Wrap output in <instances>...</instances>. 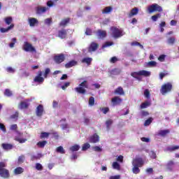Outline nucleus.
Here are the masks:
<instances>
[{
	"label": "nucleus",
	"instance_id": "obj_1",
	"mask_svg": "<svg viewBox=\"0 0 179 179\" xmlns=\"http://www.w3.org/2000/svg\"><path fill=\"white\" fill-rule=\"evenodd\" d=\"M87 87H89V85H87V80H84L79 85V87L75 88V90L77 92V93H79V94H85V89H87Z\"/></svg>",
	"mask_w": 179,
	"mask_h": 179
},
{
	"label": "nucleus",
	"instance_id": "obj_2",
	"mask_svg": "<svg viewBox=\"0 0 179 179\" xmlns=\"http://www.w3.org/2000/svg\"><path fill=\"white\" fill-rule=\"evenodd\" d=\"M173 90V85L171 83H167L162 85L160 93L164 96L167 93H170Z\"/></svg>",
	"mask_w": 179,
	"mask_h": 179
},
{
	"label": "nucleus",
	"instance_id": "obj_3",
	"mask_svg": "<svg viewBox=\"0 0 179 179\" xmlns=\"http://www.w3.org/2000/svg\"><path fill=\"white\" fill-rule=\"evenodd\" d=\"M110 31L113 38H120V37H122V31L117 27H111Z\"/></svg>",
	"mask_w": 179,
	"mask_h": 179
},
{
	"label": "nucleus",
	"instance_id": "obj_4",
	"mask_svg": "<svg viewBox=\"0 0 179 179\" xmlns=\"http://www.w3.org/2000/svg\"><path fill=\"white\" fill-rule=\"evenodd\" d=\"M149 13H153V12H163V8L157 3H153L148 8Z\"/></svg>",
	"mask_w": 179,
	"mask_h": 179
},
{
	"label": "nucleus",
	"instance_id": "obj_5",
	"mask_svg": "<svg viewBox=\"0 0 179 179\" xmlns=\"http://www.w3.org/2000/svg\"><path fill=\"white\" fill-rule=\"evenodd\" d=\"M23 50L26 51V52H37L36 48L27 41L24 43Z\"/></svg>",
	"mask_w": 179,
	"mask_h": 179
},
{
	"label": "nucleus",
	"instance_id": "obj_6",
	"mask_svg": "<svg viewBox=\"0 0 179 179\" xmlns=\"http://www.w3.org/2000/svg\"><path fill=\"white\" fill-rule=\"evenodd\" d=\"M53 59L56 64H62L65 61V55L62 53L55 55Z\"/></svg>",
	"mask_w": 179,
	"mask_h": 179
},
{
	"label": "nucleus",
	"instance_id": "obj_7",
	"mask_svg": "<svg viewBox=\"0 0 179 179\" xmlns=\"http://www.w3.org/2000/svg\"><path fill=\"white\" fill-rule=\"evenodd\" d=\"M143 159L142 157H136L132 161V166L142 167L143 166Z\"/></svg>",
	"mask_w": 179,
	"mask_h": 179
},
{
	"label": "nucleus",
	"instance_id": "obj_8",
	"mask_svg": "<svg viewBox=\"0 0 179 179\" xmlns=\"http://www.w3.org/2000/svg\"><path fill=\"white\" fill-rule=\"evenodd\" d=\"M67 36H68V32L66 31V29H62L58 31L57 37H59V38L64 40L66 38Z\"/></svg>",
	"mask_w": 179,
	"mask_h": 179
},
{
	"label": "nucleus",
	"instance_id": "obj_9",
	"mask_svg": "<svg viewBox=\"0 0 179 179\" xmlns=\"http://www.w3.org/2000/svg\"><path fill=\"white\" fill-rule=\"evenodd\" d=\"M112 106H120L122 103V99L120 96H115L111 99Z\"/></svg>",
	"mask_w": 179,
	"mask_h": 179
},
{
	"label": "nucleus",
	"instance_id": "obj_10",
	"mask_svg": "<svg viewBox=\"0 0 179 179\" xmlns=\"http://www.w3.org/2000/svg\"><path fill=\"white\" fill-rule=\"evenodd\" d=\"M29 106H30L29 101L25 100V101H21L19 103L18 107H19V108H20V110H26V109L29 108Z\"/></svg>",
	"mask_w": 179,
	"mask_h": 179
},
{
	"label": "nucleus",
	"instance_id": "obj_11",
	"mask_svg": "<svg viewBox=\"0 0 179 179\" xmlns=\"http://www.w3.org/2000/svg\"><path fill=\"white\" fill-rule=\"evenodd\" d=\"M0 177H2V178H9L10 177L9 170L6 169H0Z\"/></svg>",
	"mask_w": 179,
	"mask_h": 179
},
{
	"label": "nucleus",
	"instance_id": "obj_12",
	"mask_svg": "<svg viewBox=\"0 0 179 179\" xmlns=\"http://www.w3.org/2000/svg\"><path fill=\"white\" fill-rule=\"evenodd\" d=\"M97 48H99V43L92 42L88 48V51L89 52H94V51H96Z\"/></svg>",
	"mask_w": 179,
	"mask_h": 179
},
{
	"label": "nucleus",
	"instance_id": "obj_13",
	"mask_svg": "<svg viewBox=\"0 0 179 179\" xmlns=\"http://www.w3.org/2000/svg\"><path fill=\"white\" fill-rule=\"evenodd\" d=\"M48 10V8L43 7V6H38L36 8V12L37 15H41L43 13H45Z\"/></svg>",
	"mask_w": 179,
	"mask_h": 179
},
{
	"label": "nucleus",
	"instance_id": "obj_14",
	"mask_svg": "<svg viewBox=\"0 0 179 179\" xmlns=\"http://www.w3.org/2000/svg\"><path fill=\"white\" fill-rule=\"evenodd\" d=\"M43 113H44V106L40 104L36 108V114L37 117H41L43 115Z\"/></svg>",
	"mask_w": 179,
	"mask_h": 179
},
{
	"label": "nucleus",
	"instance_id": "obj_15",
	"mask_svg": "<svg viewBox=\"0 0 179 179\" xmlns=\"http://www.w3.org/2000/svg\"><path fill=\"white\" fill-rule=\"evenodd\" d=\"M29 24L30 27H34L36 24H38V20L34 17H30L28 19Z\"/></svg>",
	"mask_w": 179,
	"mask_h": 179
},
{
	"label": "nucleus",
	"instance_id": "obj_16",
	"mask_svg": "<svg viewBox=\"0 0 179 179\" xmlns=\"http://www.w3.org/2000/svg\"><path fill=\"white\" fill-rule=\"evenodd\" d=\"M98 38H106L107 37V31L99 29L97 31Z\"/></svg>",
	"mask_w": 179,
	"mask_h": 179
},
{
	"label": "nucleus",
	"instance_id": "obj_17",
	"mask_svg": "<svg viewBox=\"0 0 179 179\" xmlns=\"http://www.w3.org/2000/svg\"><path fill=\"white\" fill-rule=\"evenodd\" d=\"M136 75H138V76H145L148 77L150 75V71H148L146 70H141L138 71V73H134Z\"/></svg>",
	"mask_w": 179,
	"mask_h": 179
},
{
	"label": "nucleus",
	"instance_id": "obj_18",
	"mask_svg": "<svg viewBox=\"0 0 179 179\" xmlns=\"http://www.w3.org/2000/svg\"><path fill=\"white\" fill-rule=\"evenodd\" d=\"M99 135H97V134H94L93 136H92L90 138V143H97V142H99Z\"/></svg>",
	"mask_w": 179,
	"mask_h": 179
},
{
	"label": "nucleus",
	"instance_id": "obj_19",
	"mask_svg": "<svg viewBox=\"0 0 179 179\" xmlns=\"http://www.w3.org/2000/svg\"><path fill=\"white\" fill-rule=\"evenodd\" d=\"M76 65H78V62L75 60H71L65 64V68L69 69V68H72V66H76Z\"/></svg>",
	"mask_w": 179,
	"mask_h": 179
},
{
	"label": "nucleus",
	"instance_id": "obj_20",
	"mask_svg": "<svg viewBox=\"0 0 179 179\" xmlns=\"http://www.w3.org/2000/svg\"><path fill=\"white\" fill-rule=\"evenodd\" d=\"M169 134H170V129L159 130L158 132V135L159 136H162L163 138L167 136Z\"/></svg>",
	"mask_w": 179,
	"mask_h": 179
},
{
	"label": "nucleus",
	"instance_id": "obj_21",
	"mask_svg": "<svg viewBox=\"0 0 179 179\" xmlns=\"http://www.w3.org/2000/svg\"><path fill=\"white\" fill-rule=\"evenodd\" d=\"M139 13V9L136 7L132 8L129 13V17H132V16H136V15Z\"/></svg>",
	"mask_w": 179,
	"mask_h": 179
},
{
	"label": "nucleus",
	"instance_id": "obj_22",
	"mask_svg": "<svg viewBox=\"0 0 179 179\" xmlns=\"http://www.w3.org/2000/svg\"><path fill=\"white\" fill-rule=\"evenodd\" d=\"M1 148H3L4 150H12V149H13V145L9 143H2Z\"/></svg>",
	"mask_w": 179,
	"mask_h": 179
},
{
	"label": "nucleus",
	"instance_id": "obj_23",
	"mask_svg": "<svg viewBox=\"0 0 179 179\" xmlns=\"http://www.w3.org/2000/svg\"><path fill=\"white\" fill-rule=\"evenodd\" d=\"M13 27H15V24H10V25L8 26L7 28H3V27L1 28L0 31L1 33H8V31H9V30H12Z\"/></svg>",
	"mask_w": 179,
	"mask_h": 179
},
{
	"label": "nucleus",
	"instance_id": "obj_24",
	"mask_svg": "<svg viewBox=\"0 0 179 179\" xmlns=\"http://www.w3.org/2000/svg\"><path fill=\"white\" fill-rule=\"evenodd\" d=\"M115 94H119L120 96H122L125 94V92H124V89L122 87H118L115 91H114Z\"/></svg>",
	"mask_w": 179,
	"mask_h": 179
},
{
	"label": "nucleus",
	"instance_id": "obj_25",
	"mask_svg": "<svg viewBox=\"0 0 179 179\" xmlns=\"http://www.w3.org/2000/svg\"><path fill=\"white\" fill-rule=\"evenodd\" d=\"M24 172V169H23L20 166L17 167L14 169V174L15 176H19V174H22Z\"/></svg>",
	"mask_w": 179,
	"mask_h": 179
},
{
	"label": "nucleus",
	"instance_id": "obj_26",
	"mask_svg": "<svg viewBox=\"0 0 179 179\" xmlns=\"http://www.w3.org/2000/svg\"><path fill=\"white\" fill-rule=\"evenodd\" d=\"M69 22H71V18H69V17L63 19V20L60 22L59 26H60V27H65V26H66V25L68 24V23H69Z\"/></svg>",
	"mask_w": 179,
	"mask_h": 179
},
{
	"label": "nucleus",
	"instance_id": "obj_27",
	"mask_svg": "<svg viewBox=\"0 0 179 179\" xmlns=\"http://www.w3.org/2000/svg\"><path fill=\"white\" fill-rule=\"evenodd\" d=\"M92 61H93V59H92L90 57H85L82 59L81 62L83 64H87L88 65H90L92 64Z\"/></svg>",
	"mask_w": 179,
	"mask_h": 179
},
{
	"label": "nucleus",
	"instance_id": "obj_28",
	"mask_svg": "<svg viewBox=\"0 0 179 179\" xmlns=\"http://www.w3.org/2000/svg\"><path fill=\"white\" fill-rule=\"evenodd\" d=\"M34 81L36 83H43L44 82V78L43 77H39V76H36L34 79Z\"/></svg>",
	"mask_w": 179,
	"mask_h": 179
},
{
	"label": "nucleus",
	"instance_id": "obj_29",
	"mask_svg": "<svg viewBox=\"0 0 179 179\" xmlns=\"http://www.w3.org/2000/svg\"><path fill=\"white\" fill-rule=\"evenodd\" d=\"M43 157V155L42 154H37V155H32L31 157V160L32 162H34V160H39V159L42 158Z\"/></svg>",
	"mask_w": 179,
	"mask_h": 179
},
{
	"label": "nucleus",
	"instance_id": "obj_30",
	"mask_svg": "<svg viewBox=\"0 0 179 179\" xmlns=\"http://www.w3.org/2000/svg\"><path fill=\"white\" fill-rule=\"evenodd\" d=\"M167 43L169 45H173L176 43V36L169 37L167 40Z\"/></svg>",
	"mask_w": 179,
	"mask_h": 179
},
{
	"label": "nucleus",
	"instance_id": "obj_31",
	"mask_svg": "<svg viewBox=\"0 0 179 179\" xmlns=\"http://www.w3.org/2000/svg\"><path fill=\"white\" fill-rule=\"evenodd\" d=\"M112 10H113V7H111V6H107V7H106V8L102 10V13H103V14L110 13Z\"/></svg>",
	"mask_w": 179,
	"mask_h": 179
},
{
	"label": "nucleus",
	"instance_id": "obj_32",
	"mask_svg": "<svg viewBox=\"0 0 179 179\" xmlns=\"http://www.w3.org/2000/svg\"><path fill=\"white\" fill-rule=\"evenodd\" d=\"M149 106H150V102L146 101L144 103H142L140 107L141 109H143V108H148V107Z\"/></svg>",
	"mask_w": 179,
	"mask_h": 179
},
{
	"label": "nucleus",
	"instance_id": "obj_33",
	"mask_svg": "<svg viewBox=\"0 0 179 179\" xmlns=\"http://www.w3.org/2000/svg\"><path fill=\"white\" fill-rule=\"evenodd\" d=\"M80 149V146L79 145H74L70 148L71 152H78Z\"/></svg>",
	"mask_w": 179,
	"mask_h": 179
},
{
	"label": "nucleus",
	"instance_id": "obj_34",
	"mask_svg": "<svg viewBox=\"0 0 179 179\" xmlns=\"http://www.w3.org/2000/svg\"><path fill=\"white\" fill-rule=\"evenodd\" d=\"M160 17H162V14H160V13H157L156 15H152V16L151 17V19H152V22H157V20H158L159 18H160Z\"/></svg>",
	"mask_w": 179,
	"mask_h": 179
},
{
	"label": "nucleus",
	"instance_id": "obj_35",
	"mask_svg": "<svg viewBox=\"0 0 179 179\" xmlns=\"http://www.w3.org/2000/svg\"><path fill=\"white\" fill-rule=\"evenodd\" d=\"M178 149H179V145H173L172 147H168L166 150L168 152H174V150H178Z\"/></svg>",
	"mask_w": 179,
	"mask_h": 179
},
{
	"label": "nucleus",
	"instance_id": "obj_36",
	"mask_svg": "<svg viewBox=\"0 0 179 179\" xmlns=\"http://www.w3.org/2000/svg\"><path fill=\"white\" fill-rule=\"evenodd\" d=\"M57 153H61L62 155H65V150H64L63 146H59L56 149Z\"/></svg>",
	"mask_w": 179,
	"mask_h": 179
},
{
	"label": "nucleus",
	"instance_id": "obj_37",
	"mask_svg": "<svg viewBox=\"0 0 179 179\" xmlns=\"http://www.w3.org/2000/svg\"><path fill=\"white\" fill-rule=\"evenodd\" d=\"M153 122V117H149L148 120H146L144 122L145 127H149L150 124Z\"/></svg>",
	"mask_w": 179,
	"mask_h": 179
},
{
	"label": "nucleus",
	"instance_id": "obj_38",
	"mask_svg": "<svg viewBox=\"0 0 179 179\" xmlns=\"http://www.w3.org/2000/svg\"><path fill=\"white\" fill-rule=\"evenodd\" d=\"M174 166V161H169L167 164H166V167L169 170H173V167Z\"/></svg>",
	"mask_w": 179,
	"mask_h": 179
},
{
	"label": "nucleus",
	"instance_id": "obj_39",
	"mask_svg": "<svg viewBox=\"0 0 179 179\" xmlns=\"http://www.w3.org/2000/svg\"><path fill=\"white\" fill-rule=\"evenodd\" d=\"M134 167L132 168V171L134 174H139L141 173V169H139V167L141 166H133Z\"/></svg>",
	"mask_w": 179,
	"mask_h": 179
},
{
	"label": "nucleus",
	"instance_id": "obj_40",
	"mask_svg": "<svg viewBox=\"0 0 179 179\" xmlns=\"http://www.w3.org/2000/svg\"><path fill=\"white\" fill-rule=\"evenodd\" d=\"M13 20L12 17H6L4 18V22L6 24H8V26L12 23Z\"/></svg>",
	"mask_w": 179,
	"mask_h": 179
},
{
	"label": "nucleus",
	"instance_id": "obj_41",
	"mask_svg": "<svg viewBox=\"0 0 179 179\" xmlns=\"http://www.w3.org/2000/svg\"><path fill=\"white\" fill-rule=\"evenodd\" d=\"M36 145L38 148H44V146L47 145V141H39L37 143Z\"/></svg>",
	"mask_w": 179,
	"mask_h": 179
},
{
	"label": "nucleus",
	"instance_id": "obj_42",
	"mask_svg": "<svg viewBox=\"0 0 179 179\" xmlns=\"http://www.w3.org/2000/svg\"><path fill=\"white\" fill-rule=\"evenodd\" d=\"M24 155H21L18 157V161H17V164H22V163L24 162Z\"/></svg>",
	"mask_w": 179,
	"mask_h": 179
},
{
	"label": "nucleus",
	"instance_id": "obj_43",
	"mask_svg": "<svg viewBox=\"0 0 179 179\" xmlns=\"http://www.w3.org/2000/svg\"><path fill=\"white\" fill-rule=\"evenodd\" d=\"M113 44H114V43L113 42H109V41H106L103 45H102V48H107V47H110L111 45H113Z\"/></svg>",
	"mask_w": 179,
	"mask_h": 179
},
{
	"label": "nucleus",
	"instance_id": "obj_44",
	"mask_svg": "<svg viewBox=\"0 0 179 179\" xmlns=\"http://www.w3.org/2000/svg\"><path fill=\"white\" fill-rule=\"evenodd\" d=\"M87 149H90V144H89V143H85L83 145L82 150L85 151L87 150Z\"/></svg>",
	"mask_w": 179,
	"mask_h": 179
},
{
	"label": "nucleus",
	"instance_id": "obj_45",
	"mask_svg": "<svg viewBox=\"0 0 179 179\" xmlns=\"http://www.w3.org/2000/svg\"><path fill=\"white\" fill-rule=\"evenodd\" d=\"M113 168L115 169V170H120L121 166H120V164H118V162H115L113 163Z\"/></svg>",
	"mask_w": 179,
	"mask_h": 179
},
{
	"label": "nucleus",
	"instance_id": "obj_46",
	"mask_svg": "<svg viewBox=\"0 0 179 179\" xmlns=\"http://www.w3.org/2000/svg\"><path fill=\"white\" fill-rule=\"evenodd\" d=\"M5 96H7V97H10L12 96V91L9 89H6L4 92Z\"/></svg>",
	"mask_w": 179,
	"mask_h": 179
},
{
	"label": "nucleus",
	"instance_id": "obj_47",
	"mask_svg": "<svg viewBox=\"0 0 179 179\" xmlns=\"http://www.w3.org/2000/svg\"><path fill=\"white\" fill-rule=\"evenodd\" d=\"M50 136V133L48 132H42L41 134V139H43L44 138H48Z\"/></svg>",
	"mask_w": 179,
	"mask_h": 179
},
{
	"label": "nucleus",
	"instance_id": "obj_48",
	"mask_svg": "<svg viewBox=\"0 0 179 179\" xmlns=\"http://www.w3.org/2000/svg\"><path fill=\"white\" fill-rule=\"evenodd\" d=\"M100 111H102V113H103V114H107V113H108V111H110V108L108 107L100 108Z\"/></svg>",
	"mask_w": 179,
	"mask_h": 179
},
{
	"label": "nucleus",
	"instance_id": "obj_49",
	"mask_svg": "<svg viewBox=\"0 0 179 179\" xmlns=\"http://www.w3.org/2000/svg\"><path fill=\"white\" fill-rule=\"evenodd\" d=\"M165 59H166V55H161L158 57V61H159L160 62H164Z\"/></svg>",
	"mask_w": 179,
	"mask_h": 179
},
{
	"label": "nucleus",
	"instance_id": "obj_50",
	"mask_svg": "<svg viewBox=\"0 0 179 179\" xmlns=\"http://www.w3.org/2000/svg\"><path fill=\"white\" fill-rule=\"evenodd\" d=\"M144 96L146 97V99L150 98V92H149V90H145L144 91Z\"/></svg>",
	"mask_w": 179,
	"mask_h": 179
},
{
	"label": "nucleus",
	"instance_id": "obj_51",
	"mask_svg": "<svg viewBox=\"0 0 179 179\" xmlns=\"http://www.w3.org/2000/svg\"><path fill=\"white\" fill-rule=\"evenodd\" d=\"M131 45L132 47H134V46H135V45H138V46L141 47V48H143V45H142L141 44V43L136 42V41L132 42V43H131Z\"/></svg>",
	"mask_w": 179,
	"mask_h": 179
},
{
	"label": "nucleus",
	"instance_id": "obj_52",
	"mask_svg": "<svg viewBox=\"0 0 179 179\" xmlns=\"http://www.w3.org/2000/svg\"><path fill=\"white\" fill-rule=\"evenodd\" d=\"M89 104L91 106H94V97H93V96L90 97V99H89Z\"/></svg>",
	"mask_w": 179,
	"mask_h": 179
},
{
	"label": "nucleus",
	"instance_id": "obj_53",
	"mask_svg": "<svg viewBox=\"0 0 179 179\" xmlns=\"http://www.w3.org/2000/svg\"><path fill=\"white\" fill-rule=\"evenodd\" d=\"M36 169L38 171H41V170H43V165H41V164H40V163H36Z\"/></svg>",
	"mask_w": 179,
	"mask_h": 179
},
{
	"label": "nucleus",
	"instance_id": "obj_54",
	"mask_svg": "<svg viewBox=\"0 0 179 179\" xmlns=\"http://www.w3.org/2000/svg\"><path fill=\"white\" fill-rule=\"evenodd\" d=\"M148 66H156V65H157V62L155 61H150L148 62Z\"/></svg>",
	"mask_w": 179,
	"mask_h": 179
},
{
	"label": "nucleus",
	"instance_id": "obj_55",
	"mask_svg": "<svg viewBox=\"0 0 179 179\" xmlns=\"http://www.w3.org/2000/svg\"><path fill=\"white\" fill-rule=\"evenodd\" d=\"M44 22H45V24L50 25V24L52 23V18H46Z\"/></svg>",
	"mask_w": 179,
	"mask_h": 179
},
{
	"label": "nucleus",
	"instance_id": "obj_56",
	"mask_svg": "<svg viewBox=\"0 0 179 179\" xmlns=\"http://www.w3.org/2000/svg\"><path fill=\"white\" fill-rule=\"evenodd\" d=\"M150 156L151 159H156L157 157V156L156 155V152H155V151H151L150 152Z\"/></svg>",
	"mask_w": 179,
	"mask_h": 179
},
{
	"label": "nucleus",
	"instance_id": "obj_57",
	"mask_svg": "<svg viewBox=\"0 0 179 179\" xmlns=\"http://www.w3.org/2000/svg\"><path fill=\"white\" fill-rule=\"evenodd\" d=\"M167 75H169V73H159V79L161 80H163V78H164V76H167Z\"/></svg>",
	"mask_w": 179,
	"mask_h": 179
},
{
	"label": "nucleus",
	"instance_id": "obj_58",
	"mask_svg": "<svg viewBox=\"0 0 179 179\" xmlns=\"http://www.w3.org/2000/svg\"><path fill=\"white\" fill-rule=\"evenodd\" d=\"M106 127L108 129H110V125L113 124V121L111 120H108L106 122Z\"/></svg>",
	"mask_w": 179,
	"mask_h": 179
},
{
	"label": "nucleus",
	"instance_id": "obj_59",
	"mask_svg": "<svg viewBox=\"0 0 179 179\" xmlns=\"http://www.w3.org/2000/svg\"><path fill=\"white\" fill-rule=\"evenodd\" d=\"M10 129L11 131H17V124H12L10 127Z\"/></svg>",
	"mask_w": 179,
	"mask_h": 179
},
{
	"label": "nucleus",
	"instance_id": "obj_60",
	"mask_svg": "<svg viewBox=\"0 0 179 179\" xmlns=\"http://www.w3.org/2000/svg\"><path fill=\"white\" fill-rule=\"evenodd\" d=\"M92 29L90 28H87L85 31L86 36H92Z\"/></svg>",
	"mask_w": 179,
	"mask_h": 179
},
{
	"label": "nucleus",
	"instance_id": "obj_61",
	"mask_svg": "<svg viewBox=\"0 0 179 179\" xmlns=\"http://www.w3.org/2000/svg\"><path fill=\"white\" fill-rule=\"evenodd\" d=\"M93 150H94V152H101V148H100L99 146H94L92 148Z\"/></svg>",
	"mask_w": 179,
	"mask_h": 179
},
{
	"label": "nucleus",
	"instance_id": "obj_62",
	"mask_svg": "<svg viewBox=\"0 0 179 179\" xmlns=\"http://www.w3.org/2000/svg\"><path fill=\"white\" fill-rule=\"evenodd\" d=\"M50 72H51V70L48 68L45 69V73H44V77L47 78V76H48V74L50 73Z\"/></svg>",
	"mask_w": 179,
	"mask_h": 179
},
{
	"label": "nucleus",
	"instance_id": "obj_63",
	"mask_svg": "<svg viewBox=\"0 0 179 179\" xmlns=\"http://www.w3.org/2000/svg\"><path fill=\"white\" fill-rule=\"evenodd\" d=\"M0 129H1L3 132H6V127L4 124L0 122Z\"/></svg>",
	"mask_w": 179,
	"mask_h": 179
},
{
	"label": "nucleus",
	"instance_id": "obj_64",
	"mask_svg": "<svg viewBox=\"0 0 179 179\" xmlns=\"http://www.w3.org/2000/svg\"><path fill=\"white\" fill-rule=\"evenodd\" d=\"M109 179H121V176L120 175L112 176H110Z\"/></svg>",
	"mask_w": 179,
	"mask_h": 179
}]
</instances>
